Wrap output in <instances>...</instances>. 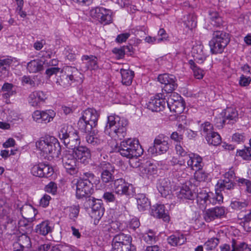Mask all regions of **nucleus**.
Returning a JSON list of instances; mask_svg holds the SVG:
<instances>
[{
  "instance_id": "nucleus-2",
  "label": "nucleus",
  "mask_w": 251,
  "mask_h": 251,
  "mask_svg": "<svg viewBox=\"0 0 251 251\" xmlns=\"http://www.w3.org/2000/svg\"><path fill=\"white\" fill-rule=\"evenodd\" d=\"M39 153L44 158L50 160L58 157L61 148L57 140L53 136H48L41 138L35 143Z\"/></svg>"
},
{
  "instance_id": "nucleus-49",
  "label": "nucleus",
  "mask_w": 251,
  "mask_h": 251,
  "mask_svg": "<svg viewBox=\"0 0 251 251\" xmlns=\"http://www.w3.org/2000/svg\"><path fill=\"white\" fill-rule=\"evenodd\" d=\"M201 134L206 138L213 132V126L210 123L205 122L201 125Z\"/></svg>"
},
{
  "instance_id": "nucleus-61",
  "label": "nucleus",
  "mask_w": 251,
  "mask_h": 251,
  "mask_svg": "<svg viewBox=\"0 0 251 251\" xmlns=\"http://www.w3.org/2000/svg\"><path fill=\"white\" fill-rule=\"evenodd\" d=\"M194 177L196 180L201 182L205 181L207 178V176L206 174L201 171V170H196V172L194 174Z\"/></svg>"
},
{
  "instance_id": "nucleus-37",
  "label": "nucleus",
  "mask_w": 251,
  "mask_h": 251,
  "mask_svg": "<svg viewBox=\"0 0 251 251\" xmlns=\"http://www.w3.org/2000/svg\"><path fill=\"white\" fill-rule=\"evenodd\" d=\"M44 62L40 60H33L29 62L27 65V69L30 73H35L43 69Z\"/></svg>"
},
{
  "instance_id": "nucleus-60",
  "label": "nucleus",
  "mask_w": 251,
  "mask_h": 251,
  "mask_svg": "<svg viewBox=\"0 0 251 251\" xmlns=\"http://www.w3.org/2000/svg\"><path fill=\"white\" fill-rule=\"evenodd\" d=\"M176 153L178 155L184 157V159H183L184 161H185L187 157L190 155L189 154L187 153L186 151L180 144H177L176 145Z\"/></svg>"
},
{
  "instance_id": "nucleus-31",
  "label": "nucleus",
  "mask_w": 251,
  "mask_h": 251,
  "mask_svg": "<svg viewBox=\"0 0 251 251\" xmlns=\"http://www.w3.org/2000/svg\"><path fill=\"white\" fill-rule=\"evenodd\" d=\"M92 205V215L95 219L99 220L103 216L104 209L102 206V203L100 201H93Z\"/></svg>"
},
{
  "instance_id": "nucleus-16",
  "label": "nucleus",
  "mask_w": 251,
  "mask_h": 251,
  "mask_svg": "<svg viewBox=\"0 0 251 251\" xmlns=\"http://www.w3.org/2000/svg\"><path fill=\"white\" fill-rule=\"evenodd\" d=\"M55 116V112L51 109L45 111L36 110L32 114L33 120L37 123H48L53 120Z\"/></svg>"
},
{
  "instance_id": "nucleus-47",
  "label": "nucleus",
  "mask_w": 251,
  "mask_h": 251,
  "mask_svg": "<svg viewBox=\"0 0 251 251\" xmlns=\"http://www.w3.org/2000/svg\"><path fill=\"white\" fill-rule=\"evenodd\" d=\"M206 140L209 144L218 146L221 143V138L220 135L216 132H213L206 137Z\"/></svg>"
},
{
  "instance_id": "nucleus-35",
  "label": "nucleus",
  "mask_w": 251,
  "mask_h": 251,
  "mask_svg": "<svg viewBox=\"0 0 251 251\" xmlns=\"http://www.w3.org/2000/svg\"><path fill=\"white\" fill-rule=\"evenodd\" d=\"M177 196L179 199L193 200L196 196L195 193L192 192L187 185L183 186L179 192H177Z\"/></svg>"
},
{
  "instance_id": "nucleus-11",
  "label": "nucleus",
  "mask_w": 251,
  "mask_h": 251,
  "mask_svg": "<svg viewBox=\"0 0 251 251\" xmlns=\"http://www.w3.org/2000/svg\"><path fill=\"white\" fill-rule=\"evenodd\" d=\"M168 138L163 135H159L154 140L153 146L150 147L149 151L151 154H161L165 153L169 149Z\"/></svg>"
},
{
  "instance_id": "nucleus-41",
  "label": "nucleus",
  "mask_w": 251,
  "mask_h": 251,
  "mask_svg": "<svg viewBox=\"0 0 251 251\" xmlns=\"http://www.w3.org/2000/svg\"><path fill=\"white\" fill-rule=\"evenodd\" d=\"M87 133L88 135L86 136V140L87 142L92 146L96 147L100 145L103 141L100 139L97 135L93 134L94 132Z\"/></svg>"
},
{
  "instance_id": "nucleus-59",
  "label": "nucleus",
  "mask_w": 251,
  "mask_h": 251,
  "mask_svg": "<svg viewBox=\"0 0 251 251\" xmlns=\"http://www.w3.org/2000/svg\"><path fill=\"white\" fill-rule=\"evenodd\" d=\"M45 191L49 193L55 195L57 193V186L53 182H50L45 188Z\"/></svg>"
},
{
  "instance_id": "nucleus-33",
  "label": "nucleus",
  "mask_w": 251,
  "mask_h": 251,
  "mask_svg": "<svg viewBox=\"0 0 251 251\" xmlns=\"http://www.w3.org/2000/svg\"><path fill=\"white\" fill-rule=\"evenodd\" d=\"M138 208L140 211H145L150 206V201L144 194H138L136 196Z\"/></svg>"
},
{
  "instance_id": "nucleus-43",
  "label": "nucleus",
  "mask_w": 251,
  "mask_h": 251,
  "mask_svg": "<svg viewBox=\"0 0 251 251\" xmlns=\"http://www.w3.org/2000/svg\"><path fill=\"white\" fill-rule=\"evenodd\" d=\"M188 64L193 71L194 75L195 78L197 79L202 78L204 74V71L198 67L196 63L192 59L189 60Z\"/></svg>"
},
{
  "instance_id": "nucleus-39",
  "label": "nucleus",
  "mask_w": 251,
  "mask_h": 251,
  "mask_svg": "<svg viewBox=\"0 0 251 251\" xmlns=\"http://www.w3.org/2000/svg\"><path fill=\"white\" fill-rule=\"evenodd\" d=\"M35 229L37 233L43 235H46L51 231V226L48 221H45L38 225Z\"/></svg>"
},
{
  "instance_id": "nucleus-38",
  "label": "nucleus",
  "mask_w": 251,
  "mask_h": 251,
  "mask_svg": "<svg viewBox=\"0 0 251 251\" xmlns=\"http://www.w3.org/2000/svg\"><path fill=\"white\" fill-rule=\"evenodd\" d=\"M74 130L71 126L67 125H62L58 131V137L65 143V141L68 140V138Z\"/></svg>"
},
{
  "instance_id": "nucleus-25",
  "label": "nucleus",
  "mask_w": 251,
  "mask_h": 251,
  "mask_svg": "<svg viewBox=\"0 0 251 251\" xmlns=\"http://www.w3.org/2000/svg\"><path fill=\"white\" fill-rule=\"evenodd\" d=\"M222 117L224 118L226 124H233L235 123L238 119L237 111L232 107H227L223 110L221 113Z\"/></svg>"
},
{
  "instance_id": "nucleus-57",
  "label": "nucleus",
  "mask_w": 251,
  "mask_h": 251,
  "mask_svg": "<svg viewBox=\"0 0 251 251\" xmlns=\"http://www.w3.org/2000/svg\"><path fill=\"white\" fill-rule=\"evenodd\" d=\"M247 203L246 202H241L239 201H232L230 206L232 208L236 210H242L247 206Z\"/></svg>"
},
{
  "instance_id": "nucleus-28",
  "label": "nucleus",
  "mask_w": 251,
  "mask_h": 251,
  "mask_svg": "<svg viewBox=\"0 0 251 251\" xmlns=\"http://www.w3.org/2000/svg\"><path fill=\"white\" fill-rule=\"evenodd\" d=\"M157 188L162 196L166 197L171 191V182L167 178L160 179Z\"/></svg>"
},
{
  "instance_id": "nucleus-20",
  "label": "nucleus",
  "mask_w": 251,
  "mask_h": 251,
  "mask_svg": "<svg viewBox=\"0 0 251 251\" xmlns=\"http://www.w3.org/2000/svg\"><path fill=\"white\" fill-rule=\"evenodd\" d=\"M139 171L143 176L147 177L156 175L157 172L156 166L151 161H147L139 166Z\"/></svg>"
},
{
  "instance_id": "nucleus-7",
  "label": "nucleus",
  "mask_w": 251,
  "mask_h": 251,
  "mask_svg": "<svg viewBox=\"0 0 251 251\" xmlns=\"http://www.w3.org/2000/svg\"><path fill=\"white\" fill-rule=\"evenodd\" d=\"M62 162L67 172L74 175L78 172V161L75 155L74 151H65L62 157Z\"/></svg>"
},
{
  "instance_id": "nucleus-52",
  "label": "nucleus",
  "mask_w": 251,
  "mask_h": 251,
  "mask_svg": "<svg viewBox=\"0 0 251 251\" xmlns=\"http://www.w3.org/2000/svg\"><path fill=\"white\" fill-rule=\"evenodd\" d=\"M232 249L231 251H244L248 248V246L244 242L237 243L235 239H232L231 242Z\"/></svg>"
},
{
  "instance_id": "nucleus-64",
  "label": "nucleus",
  "mask_w": 251,
  "mask_h": 251,
  "mask_svg": "<svg viewBox=\"0 0 251 251\" xmlns=\"http://www.w3.org/2000/svg\"><path fill=\"white\" fill-rule=\"evenodd\" d=\"M232 139L233 141L240 144L244 142L245 136L244 134L236 133L233 135Z\"/></svg>"
},
{
  "instance_id": "nucleus-34",
  "label": "nucleus",
  "mask_w": 251,
  "mask_h": 251,
  "mask_svg": "<svg viewBox=\"0 0 251 251\" xmlns=\"http://www.w3.org/2000/svg\"><path fill=\"white\" fill-rule=\"evenodd\" d=\"M186 241L185 237L181 234H173L167 238L168 243L172 246L183 245Z\"/></svg>"
},
{
  "instance_id": "nucleus-18",
  "label": "nucleus",
  "mask_w": 251,
  "mask_h": 251,
  "mask_svg": "<svg viewBox=\"0 0 251 251\" xmlns=\"http://www.w3.org/2000/svg\"><path fill=\"white\" fill-rule=\"evenodd\" d=\"M74 151L75 155L77 160L84 164L88 163L91 156L90 150L86 147L80 146L75 150H72Z\"/></svg>"
},
{
  "instance_id": "nucleus-24",
  "label": "nucleus",
  "mask_w": 251,
  "mask_h": 251,
  "mask_svg": "<svg viewBox=\"0 0 251 251\" xmlns=\"http://www.w3.org/2000/svg\"><path fill=\"white\" fill-rule=\"evenodd\" d=\"M151 214L154 217L162 218L164 222H169L170 221V217L166 212L165 206L163 204L153 205Z\"/></svg>"
},
{
  "instance_id": "nucleus-30",
  "label": "nucleus",
  "mask_w": 251,
  "mask_h": 251,
  "mask_svg": "<svg viewBox=\"0 0 251 251\" xmlns=\"http://www.w3.org/2000/svg\"><path fill=\"white\" fill-rule=\"evenodd\" d=\"M21 213L23 218L27 222H32L37 212L33 207L30 205H25L21 208Z\"/></svg>"
},
{
  "instance_id": "nucleus-48",
  "label": "nucleus",
  "mask_w": 251,
  "mask_h": 251,
  "mask_svg": "<svg viewBox=\"0 0 251 251\" xmlns=\"http://www.w3.org/2000/svg\"><path fill=\"white\" fill-rule=\"evenodd\" d=\"M209 192L207 193L204 190H201L199 192L197 196V201L205 207L208 203Z\"/></svg>"
},
{
  "instance_id": "nucleus-6",
  "label": "nucleus",
  "mask_w": 251,
  "mask_h": 251,
  "mask_svg": "<svg viewBox=\"0 0 251 251\" xmlns=\"http://www.w3.org/2000/svg\"><path fill=\"white\" fill-rule=\"evenodd\" d=\"M229 41L228 34L222 31H214L209 43L211 52L213 54L223 52Z\"/></svg>"
},
{
  "instance_id": "nucleus-13",
  "label": "nucleus",
  "mask_w": 251,
  "mask_h": 251,
  "mask_svg": "<svg viewBox=\"0 0 251 251\" xmlns=\"http://www.w3.org/2000/svg\"><path fill=\"white\" fill-rule=\"evenodd\" d=\"M167 105L171 111L176 114L181 113L184 109V104L182 98L176 93H172L168 98Z\"/></svg>"
},
{
  "instance_id": "nucleus-56",
  "label": "nucleus",
  "mask_w": 251,
  "mask_h": 251,
  "mask_svg": "<svg viewBox=\"0 0 251 251\" xmlns=\"http://www.w3.org/2000/svg\"><path fill=\"white\" fill-rule=\"evenodd\" d=\"M237 181L240 186L245 187L247 193H251V181L244 178H239Z\"/></svg>"
},
{
  "instance_id": "nucleus-58",
  "label": "nucleus",
  "mask_w": 251,
  "mask_h": 251,
  "mask_svg": "<svg viewBox=\"0 0 251 251\" xmlns=\"http://www.w3.org/2000/svg\"><path fill=\"white\" fill-rule=\"evenodd\" d=\"M76 52V50L75 49L69 48L68 49L66 50L65 54L68 60L74 61L76 57L77 53Z\"/></svg>"
},
{
  "instance_id": "nucleus-42",
  "label": "nucleus",
  "mask_w": 251,
  "mask_h": 251,
  "mask_svg": "<svg viewBox=\"0 0 251 251\" xmlns=\"http://www.w3.org/2000/svg\"><path fill=\"white\" fill-rule=\"evenodd\" d=\"M234 184L233 181L227 180V179H223L220 180L217 184L216 189H219L221 192L222 191L230 190L233 189Z\"/></svg>"
},
{
  "instance_id": "nucleus-21",
  "label": "nucleus",
  "mask_w": 251,
  "mask_h": 251,
  "mask_svg": "<svg viewBox=\"0 0 251 251\" xmlns=\"http://www.w3.org/2000/svg\"><path fill=\"white\" fill-rule=\"evenodd\" d=\"M131 237L124 233H120L115 235L112 240V249L111 251H118L124 244H127L128 241H131Z\"/></svg>"
},
{
  "instance_id": "nucleus-4",
  "label": "nucleus",
  "mask_w": 251,
  "mask_h": 251,
  "mask_svg": "<svg viewBox=\"0 0 251 251\" xmlns=\"http://www.w3.org/2000/svg\"><path fill=\"white\" fill-rule=\"evenodd\" d=\"M99 114L93 108H87L82 113V116L78 122L79 129L85 133L91 132L97 125Z\"/></svg>"
},
{
  "instance_id": "nucleus-19",
  "label": "nucleus",
  "mask_w": 251,
  "mask_h": 251,
  "mask_svg": "<svg viewBox=\"0 0 251 251\" xmlns=\"http://www.w3.org/2000/svg\"><path fill=\"white\" fill-rule=\"evenodd\" d=\"M225 214V209L223 207H215L208 209L204 213V218L206 222H210L216 218H220Z\"/></svg>"
},
{
  "instance_id": "nucleus-5",
  "label": "nucleus",
  "mask_w": 251,
  "mask_h": 251,
  "mask_svg": "<svg viewBox=\"0 0 251 251\" xmlns=\"http://www.w3.org/2000/svg\"><path fill=\"white\" fill-rule=\"evenodd\" d=\"M97 169L100 173L101 182L98 179L94 182V184L97 189L101 190L106 184L114 180L115 167L109 162L102 161L98 165Z\"/></svg>"
},
{
  "instance_id": "nucleus-26",
  "label": "nucleus",
  "mask_w": 251,
  "mask_h": 251,
  "mask_svg": "<svg viewBox=\"0 0 251 251\" xmlns=\"http://www.w3.org/2000/svg\"><path fill=\"white\" fill-rule=\"evenodd\" d=\"M82 64L85 65V70H96L99 68L98 58L93 55H83L81 57Z\"/></svg>"
},
{
  "instance_id": "nucleus-36",
  "label": "nucleus",
  "mask_w": 251,
  "mask_h": 251,
  "mask_svg": "<svg viewBox=\"0 0 251 251\" xmlns=\"http://www.w3.org/2000/svg\"><path fill=\"white\" fill-rule=\"evenodd\" d=\"M120 73L122 76V82L126 85L131 84L134 76V72L129 69H121Z\"/></svg>"
},
{
  "instance_id": "nucleus-29",
  "label": "nucleus",
  "mask_w": 251,
  "mask_h": 251,
  "mask_svg": "<svg viewBox=\"0 0 251 251\" xmlns=\"http://www.w3.org/2000/svg\"><path fill=\"white\" fill-rule=\"evenodd\" d=\"M193 56L195 62L201 64L206 59V54L203 50V47L201 45H197L193 48Z\"/></svg>"
},
{
  "instance_id": "nucleus-46",
  "label": "nucleus",
  "mask_w": 251,
  "mask_h": 251,
  "mask_svg": "<svg viewBox=\"0 0 251 251\" xmlns=\"http://www.w3.org/2000/svg\"><path fill=\"white\" fill-rule=\"evenodd\" d=\"M79 209L80 207L78 205H73L67 208V214L71 220L75 221L78 216Z\"/></svg>"
},
{
  "instance_id": "nucleus-45",
  "label": "nucleus",
  "mask_w": 251,
  "mask_h": 251,
  "mask_svg": "<svg viewBox=\"0 0 251 251\" xmlns=\"http://www.w3.org/2000/svg\"><path fill=\"white\" fill-rule=\"evenodd\" d=\"M208 198V204L211 203L213 205L220 203L223 201V197L220 192H218V189H216L215 194L209 192Z\"/></svg>"
},
{
  "instance_id": "nucleus-12",
  "label": "nucleus",
  "mask_w": 251,
  "mask_h": 251,
  "mask_svg": "<svg viewBox=\"0 0 251 251\" xmlns=\"http://www.w3.org/2000/svg\"><path fill=\"white\" fill-rule=\"evenodd\" d=\"M158 80L164 85L162 89L166 93H172L177 87L176 78L173 75L168 74L160 75L158 76Z\"/></svg>"
},
{
  "instance_id": "nucleus-51",
  "label": "nucleus",
  "mask_w": 251,
  "mask_h": 251,
  "mask_svg": "<svg viewBox=\"0 0 251 251\" xmlns=\"http://www.w3.org/2000/svg\"><path fill=\"white\" fill-rule=\"evenodd\" d=\"M183 23L186 27L190 29L195 28L197 25L195 18L191 15H187L186 17H184Z\"/></svg>"
},
{
  "instance_id": "nucleus-14",
  "label": "nucleus",
  "mask_w": 251,
  "mask_h": 251,
  "mask_svg": "<svg viewBox=\"0 0 251 251\" xmlns=\"http://www.w3.org/2000/svg\"><path fill=\"white\" fill-rule=\"evenodd\" d=\"M53 172V169L51 167L43 163L33 165L31 168V174L39 177H50Z\"/></svg>"
},
{
  "instance_id": "nucleus-1",
  "label": "nucleus",
  "mask_w": 251,
  "mask_h": 251,
  "mask_svg": "<svg viewBox=\"0 0 251 251\" xmlns=\"http://www.w3.org/2000/svg\"><path fill=\"white\" fill-rule=\"evenodd\" d=\"M127 121L116 115L107 117V123L105 127V132L114 140H121L126 135Z\"/></svg>"
},
{
  "instance_id": "nucleus-15",
  "label": "nucleus",
  "mask_w": 251,
  "mask_h": 251,
  "mask_svg": "<svg viewBox=\"0 0 251 251\" xmlns=\"http://www.w3.org/2000/svg\"><path fill=\"white\" fill-rule=\"evenodd\" d=\"M163 94H158L154 97L151 98L147 104V108L152 112H158L162 110L166 103Z\"/></svg>"
},
{
  "instance_id": "nucleus-32",
  "label": "nucleus",
  "mask_w": 251,
  "mask_h": 251,
  "mask_svg": "<svg viewBox=\"0 0 251 251\" xmlns=\"http://www.w3.org/2000/svg\"><path fill=\"white\" fill-rule=\"evenodd\" d=\"M2 92V97L5 99H8L10 97L16 94L15 86L12 83L5 82L1 88Z\"/></svg>"
},
{
  "instance_id": "nucleus-22",
  "label": "nucleus",
  "mask_w": 251,
  "mask_h": 251,
  "mask_svg": "<svg viewBox=\"0 0 251 251\" xmlns=\"http://www.w3.org/2000/svg\"><path fill=\"white\" fill-rule=\"evenodd\" d=\"M202 158L198 155L190 154L185 159L188 167L194 170H201L202 168Z\"/></svg>"
},
{
  "instance_id": "nucleus-62",
  "label": "nucleus",
  "mask_w": 251,
  "mask_h": 251,
  "mask_svg": "<svg viewBox=\"0 0 251 251\" xmlns=\"http://www.w3.org/2000/svg\"><path fill=\"white\" fill-rule=\"evenodd\" d=\"M102 197L106 202H113L116 200V197L114 193L112 192H104Z\"/></svg>"
},
{
  "instance_id": "nucleus-9",
  "label": "nucleus",
  "mask_w": 251,
  "mask_h": 251,
  "mask_svg": "<svg viewBox=\"0 0 251 251\" xmlns=\"http://www.w3.org/2000/svg\"><path fill=\"white\" fill-rule=\"evenodd\" d=\"M75 184L76 186L75 196L78 199L88 197L93 192V184L89 179L80 177Z\"/></svg>"
},
{
  "instance_id": "nucleus-10",
  "label": "nucleus",
  "mask_w": 251,
  "mask_h": 251,
  "mask_svg": "<svg viewBox=\"0 0 251 251\" xmlns=\"http://www.w3.org/2000/svg\"><path fill=\"white\" fill-rule=\"evenodd\" d=\"M90 15L104 25L109 24L112 22V11L102 7L92 8L90 11Z\"/></svg>"
},
{
  "instance_id": "nucleus-3",
  "label": "nucleus",
  "mask_w": 251,
  "mask_h": 251,
  "mask_svg": "<svg viewBox=\"0 0 251 251\" xmlns=\"http://www.w3.org/2000/svg\"><path fill=\"white\" fill-rule=\"evenodd\" d=\"M118 151L123 156L132 158L141 155L143 150L138 140L129 138L120 143Z\"/></svg>"
},
{
  "instance_id": "nucleus-54",
  "label": "nucleus",
  "mask_w": 251,
  "mask_h": 251,
  "mask_svg": "<svg viewBox=\"0 0 251 251\" xmlns=\"http://www.w3.org/2000/svg\"><path fill=\"white\" fill-rule=\"evenodd\" d=\"M143 239L147 243L150 244L156 242V236L154 232L150 230L143 234Z\"/></svg>"
},
{
  "instance_id": "nucleus-55",
  "label": "nucleus",
  "mask_w": 251,
  "mask_h": 251,
  "mask_svg": "<svg viewBox=\"0 0 251 251\" xmlns=\"http://www.w3.org/2000/svg\"><path fill=\"white\" fill-rule=\"evenodd\" d=\"M238 217L239 219L244 220V226L248 227V231H251V211L244 215L239 214Z\"/></svg>"
},
{
  "instance_id": "nucleus-17",
  "label": "nucleus",
  "mask_w": 251,
  "mask_h": 251,
  "mask_svg": "<svg viewBox=\"0 0 251 251\" xmlns=\"http://www.w3.org/2000/svg\"><path fill=\"white\" fill-rule=\"evenodd\" d=\"M113 189L115 192L119 195L130 196L131 194L130 188L132 186L126 182L124 179L118 178L114 180L113 183Z\"/></svg>"
},
{
  "instance_id": "nucleus-40",
  "label": "nucleus",
  "mask_w": 251,
  "mask_h": 251,
  "mask_svg": "<svg viewBox=\"0 0 251 251\" xmlns=\"http://www.w3.org/2000/svg\"><path fill=\"white\" fill-rule=\"evenodd\" d=\"M209 16L211 24L214 26L219 27L222 25L223 20L217 12L210 10Z\"/></svg>"
},
{
  "instance_id": "nucleus-27",
  "label": "nucleus",
  "mask_w": 251,
  "mask_h": 251,
  "mask_svg": "<svg viewBox=\"0 0 251 251\" xmlns=\"http://www.w3.org/2000/svg\"><path fill=\"white\" fill-rule=\"evenodd\" d=\"M64 144L67 148L72 150H75L80 147V139L77 134V132L74 130L72 133H70L68 140L65 141Z\"/></svg>"
},
{
  "instance_id": "nucleus-63",
  "label": "nucleus",
  "mask_w": 251,
  "mask_h": 251,
  "mask_svg": "<svg viewBox=\"0 0 251 251\" xmlns=\"http://www.w3.org/2000/svg\"><path fill=\"white\" fill-rule=\"evenodd\" d=\"M23 83L30 85L31 87H36L38 85L39 83L36 82L35 80L31 79L30 77L27 76H24L22 78Z\"/></svg>"
},
{
  "instance_id": "nucleus-23",
  "label": "nucleus",
  "mask_w": 251,
  "mask_h": 251,
  "mask_svg": "<svg viewBox=\"0 0 251 251\" xmlns=\"http://www.w3.org/2000/svg\"><path fill=\"white\" fill-rule=\"evenodd\" d=\"M46 99V95L43 91H36L29 95L28 101L29 103L32 106H37L41 102H44Z\"/></svg>"
},
{
  "instance_id": "nucleus-50",
  "label": "nucleus",
  "mask_w": 251,
  "mask_h": 251,
  "mask_svg": "<svg viewBox=\"0 0 251 251\" xmlns=\"http://www.w3.org/2000/svg\"><path fill=\"white\" fill-rule=\"evenodd\" d=\"M130 47L128 46H124L120 48H115L113 49L112 52L116 54L118 59H121L124 57L126 52L130 51Z\"/></svg>"
},
{
  "instance_id": "nucleus-8",
  "label": "nucleus",
  "mask_w": 251,
  "mask_h": 251,
  "mask_svg": "<svg viewBox=\"0 0 251 251\" xmlns=\"http://www.w3.org/2000/svg\"><path fill=\"white\" fill-rule=\"evenodd\" d=\"M56 82L64 87L71 85L75 80V75L78 74V70L71 66L63 68L60 73Z\"/></svg>"
},
{
  "instance_id": "nucleus-53",
  "label": "nucleus",
  "mask_w": 251,
  "mask_h": 251,
  "mask_svg": "<svg viewBox=\"0 0 251 251\" xmlns=\"http://www.w3.org/2000/svg\"><path fill=\"white\" fill-rule=\"evenodd\" d=\"M219 240L217 238H212L208 239L204 244L206 250L212 251L218 245Z\"/></svg>"
},
{
  "instance_id": "nucleus-44",
  "label": "nucleus",
  "mask_w": 251,
  "mask_h": 251,
  "mask_svg": "<svg viewBox=\"0 0 251 251\" xmlns=\"http://www.w3.org/2000/svg\"><path fill=\"white\" fill-rule=\"evenodd\" d=\"M18 245L21 248L29 249L31 247L30 238L26 234H22L19 237Z\"/></svg>"
}]
</instances>
